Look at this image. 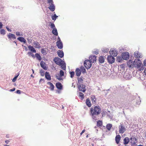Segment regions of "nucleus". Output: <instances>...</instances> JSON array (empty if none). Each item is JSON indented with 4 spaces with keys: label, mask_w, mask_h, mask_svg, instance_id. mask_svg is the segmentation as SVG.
Here are the masks:
<instances>
[{
    "label": "nucleus",
    "mask_w": 146,
    "mask_h": 146,
    "mask_svg": "<svg viewBox=\"0 0 146 146\" xmlns=\"http://www.w3.org/2000/svg\"><path fill=\"white\" fill-rule=\"evenodd\" d=\"M91 115L94 116V115H98L100 114L101 112V109L99 106H95L92 107L90 110Z\"/></svg>",
    "instance_id": "f257e3e1"
},
{
    "label": "nucleus",
    "mask_w": 146,
    "mask_h": 146,
    "mask_svg": "<svg viewBox=\"0 0 146 146\" xmlns=\"http://www.w3.org/2000/svg\"><path fill=\"white\" fill-rule=\"evenodd\" d=\"M91 100L93 103L95 104L96 102V99L94 95H92L91 97Z\"/></svg>",
    "instance_id": "393cba45"
},
{
    "label": "nucleus",
    "mask_w": 146,
    "mask_h": 146,
    "mask_svg": "<svg viewBox=\"0 0 146 146\" xmlns=\"http://www.w3.org/2000/svg\"><path fill=\"white\" fill-rule=\"evenodd\" d=\"M144 65L146 66V60H145L143 61Z\"/></svg>",
    "instance_id": "4d7b16f0"
},
{
    "label": "nucleus",
    "mask_w": 146,
    "mask_h": 146,
    "mask_svg": "<svg viewBox=\"0 0 146 146\" xmlns=\"http://www.w3.org/2000/svg\"><path fill=\"white\" fill-rule=\"evenodd\" d=\"M15 88H14L12 89H10L9 91H11V92H13V91H15Z\"/></svg>",
    "instance_id": "864d4df0"
},
{
    "label": "nucleus",
    "mask_w": 146,
    "mask_h": 146,
    "mask_svg": "<svg viewBox=\"0 0 146 146\" xmlns=\"http://www.w3.org/2000/svg\"><path fill=\"white\" fill-rule=\"evenodd\" d=\"M57 54L58 56L61 58H62L64 56V54L62 51L58 50L57 51Z\"/></svg>",
    "instance_id": "dca6fc26"
},
{
    "label": "nucleus",
    "mask_w": 146,
    "mask_h": 146,
    "mask_svg": "<svg viewBox=\"0 0 146 146\" xmlns=\"http://www.w3.org/2000/svg\"><path fill=\"white\" fill-rule=\"evenodd\" d=\"M19 74L17 75V76H15L12 80V82H15L17 79V77H18V76H19Z\"/></svg>",
    "instance_id": "37998d69"
},
{
    "label": "nucleus",
    "mask_w": 146,
    "mask_h": 146,
    "mask_svg": "<svg viewBox=\"0 0 146 146\" xmlns=\"http://www.w3.org/2000/svg\"><path fill=\"white\" fill-rule=\"evenodd\" d=\"M130 139L131 141V143L133 145H135L137 142V138L134 136H132Z\"/></svg>",
    "instance_id": "f8f14e48"
},
{
    "label": "nucleus",
    "mask_w": 146,
    "mask_h": 146,
    "mask_svg": "<svg viewBox=\"0 0 146 146\" xmlns=\"http://www.w3.org/2000/svg\"><path fill=\"white\" fill-rule=\"evenodd\" d=\"M32 72H33V73H34V70L33 69H32Z\"/></svg>",
    "instance_id": "69168bd1"
},
{
    "label": "nucleus",
    "mask_w": 146,
    "mask_h": 146,
    "mask_svg": "<svg viewBox=\"0 0 146 146\" xmlns=\"http://www.w3.org/2000/svg\"><path fill=\"white\" fill-rule=\"evenodd\" d=\"M94 53L95 54H98V51H96L94 52Z\"/></svg>",
    "instance_id": "052dcab7"
},
{
    "label": "nucleus",
    "mask_w": 146,
    "mask_h": 146,
    "mask_svg": "<svg viewBox=\"0 0 146 146\" xmlns=\"http://www.w3.org/2000/svg\"><path fill=\"white\" fill-rule=\"evenodd\" d=\"M103 51L104 52H108L109 51L108 49L106 48V49H104V50H103Z\"/></svg>",
    "instance_id": "09e8293b"
},
{
    "label": "nucleus",
    "mask_w": 146,
    "mask_h": 146,
    "mask_svg": "<svg viewBox=\"0 0 146 146\" xmlns=\"http://www.w3.org/2000/svg\"><path fill=\"white\" fill-rule=\"evenodd\" d=\"M54 61L56 64L58 65H60L62 62L61 59L58 57H55L54 59Z\"/></svg>",
    "instance_id": "0eeeda50"
},
{
    "label": "nucleus",
    "mask_w": 146,
    "mask_h": 146,
    "mask_svg": "<svg viewBox=\"0 0 146 146\" xmlns=\"http://www.w3.org/2000/svg\"><path fill=\"white\" fill-rule=\"evenodd\" d=\"M144 134L145 135V138H146V131H145L144 133Z\"/></svg>",
    "instance_id": "e2e57ef3"
},
{
    "label": "nucleus",
    "mask_w": 146,
    "mask_h": 146,
    "mask_svg": "<svg viewBox=\"0 0 146 146\" xmlns=\"http://www.w3.org/2000/svg\"><path fill=\"white\" fill-rule=\"evenodd\" d=\"M96 56L95 55H91L89 58V60L91 61V62H94L96 61Z\"/></svg>",
    "instance_id": "4468645a"
},
{
    "label": "nucleus",
    "mask_w": 146,
    "mask_h": 146,
    "mask_svg": "<svg viewBox=\"0 0 146 146\" xmlns=\"http://www.w3.org/2000/svg\"><path fill=\"white\" fill-rule=\"evenodd\" d=\"M41 52L43 54H45L46 53V51L44 48L42 49L41 50Z\"/></svg>",
    "instance_id": "a18cd8bd"
},
{
    "label": "nucleus",
    "mask_w": 146,
    "mask_h": 146,
    "mask_svg": "<svg viewBox=\"0 0 146 146\" xmlns=\"http://www.w3.org/2000/svg\"><path fill=\"white\" fill-rule=\"evenodd\" d=\"M70 77L71 78H73L74 75V71L70 72Z\"/></svg>",
    "instance_id": "a19ab883"
},
{
    "label": "nucleus",
    "mask_w": 146,
    "mask_h": 146,
    "mask_svg": "<svg viewBox=\"0 0 146 146\" xmlns=\"http://www.w3.org/2000/svg\"><path fill=\"white\" fill-rule=\"evenodd\" d=\"M61 77L62 76H58L57 75H56V78L58 80H62V78Z\"/></svg>",
    "instance_id": "c03bdc74"
},
{
    "label": "nucleus",
    "mask_w": 146,
    "mask_h": 146,
    "mask_svg": "<svg viewBox=\"0 0 146 146\" xmlns=\"http://www.w3.org/2000/svg\"><path fill=\"white\" fill-rule=\"evenodd\" d=\"M144 72L145 75H146V68Z\"/></svg>",
    "instance_id": "0e129e2a"
},
{
    "label": "nucleus",
    "mask_w": 146,
    "mask_h": 146,
    "mask_svg": "<svg viewBox=\"0 0 146 146\" xmlns=\"http://www.w3.org/2000/svg\"><path fill=\"white\" fill-rule=\"evenodd\" d=\"M102 117H104L105 116V115L106 114V113L105 112H104L103 111V112H102Z\"/></svg>",
    "instance_id": "de8ad7c7"
},
{
    "label": "nucleus",
    "mask_w": 146,
    "mask_h": 146,
    "mask_svg": "<svg viewBox=\"0 0 146 146\" xmlns=\"http://www.w3.org/2000/svg\"><path fill=\"white\" fill-rule=\"evenodd\" d=\"M84 65L86 69H89L92 66L91 62L89 60H86L84 62Z\"/></svg>",
    "instance_id": "20e7f679"
},
{
    "label": "nucleus",
    "mask_w": 146,
    "mask_h": 146,
    "mask_svg": "<svg viewBox=\"0 0 146 146\" xmlns=\"http://www.w3.org/2000/svg\"><path fill=\"white\" fill-rule=\"evenodd\" d=\"M47 84L49 85L50 86L49 89L51 91H53L54 90V86L53 84L50 82H48L47 83Z\"/></svg>",
    "instance_id": "aec40b11"
},
{
    "label": "nucleus",
    "mask_w": 146,
    "mask_h": 146,
    "mask_svg": "<svg viewBox=\"0 0 146 146\" xmlns=\"http://www.w3.org/2000/svg\"><path fill=\"white\" fill-rule=\"evenodd\" d=\"M85 131V129H84V130H83L82 131V132L81 133H80V135H82V134L83 133H84V132Z\"/></svg>",
    "instance_id": "13d9d810"
},
{
    "label": "nucleus",
    "mask_w": 146,
    "mask_h": 146,
    "mask_svg": "<svg viewBox=\"0 0 146 146\" xmlns=\"http://www.w3.org/2000/svg\"><path fill=\"white\" fill-rule=\"evenodd\" d=\"M122 60V58L120 56H117V61L118 62H120Z\"/></svg>",
    "instance_id": "58836bf2"
},
{
    "label": "nucleus",
    "mask_w": 146,
    "mask_h": 146,
    "mask_svg": "<svg viewBox=\"0 0 146 146\" xmlns=\"http://www.w3.org/2000/svg\"><path fill=\"white\" fill-rule=\"evenodd\" d=\"M7 36L8 38L9 39L12 38L14 39H15L16 38L15 35L13 34L9 33Z\"/></svg>",
    "instance_id": "bb28decb"
},
{
    "label": "nucleus",
    "mask_w": 146,
    "mask_h": 146,
    "mask_svg": "<svg viewBox=\"0 0 146 146\" xmlns=\"http://www.w3.org/2000/svg\"><path fill=\"white\" fill-rule=\"evenodd\" d=\"M129 54L128 52H125L122 53L121 54L122 58L123 59L126 60L129 59Z\"/></svg>",
    "instance_id": "39448f33"
},
{
    "label": "nucleus",
    "mask_w": 146,
    "mask_h": 146,
    "mask_svg": "<svg viewBox=\"0 0 146 146\" xmlns=\"http://www.w3.org/2000/svg\"><path fill=\"white\" fill-rule=\"evenodd\" d=\"M48 3L49 4V6L48 8L52 11H53L55 10V6L53 4L52 0H48Z\"/></svg>",
    "instance_id": "7ed1b4c3"
},
{
    "label": "nucleus",
    "mask_w": 146,
    "mask_h": 146,
    "mask_svg": "<svg viewBox=\"0 0 146 146\" xmlns=\"http://www.w3.org/2000/svg\"><path fill=\"white\" fill-rule=\"evenodd\" d=\"M129 141V139L128 137H126L123 139V144L124 145L127 144Z\"/></svg>",
    "instance_id": "5701e85b"
},
{
    "label": "nucleus",
    "mask_w": 146,
    "mask_h": 146,
    "mask_svg": "<svg viewBox=\"0 0 146 146\" xmlns=\"http://www.w3.org/2000/svg\"><path fill=\"white\" fill-rule=\"evenodd\" d=\"M3 25L0 22V29H1L2 28Z\"/></svg>",
    "instance_id": "6e6d98bb"
},
{
    "label": "nucleus",
    "mask_w": 146,
    "mask_h": 146,
    "mask_svg": "<svg viewBox=\"0 0 146 146\" xmlns=\"http://www.w3.org/2000/svg\"><path fill=\"white\" fill-rule=\"evenodd\" d=\"M56 86L57 88L59 90H61L62 88V84L60 82H58L56 83Z\"/></svg>",
    "instance_id": "6ab92c4d"
},
{
    "label": "nucleus",
    "mask_w": 146,
    "mask_h": 146,
    "mask_svg": "<svg viewBox=\"0 0 146 146\" xmlns=\"http://www.w3.org/2000/svg\"><path fill=\"white\" fill-rule=\"evenodd\" d=\"M60 76H63L64 75V73L63 71L61 70L60 72Z\"/></svg>",
    "instance_id": "79ce46f5"
},
{
    "label": "nucleus",
    "mask_w": 146,
    "mask_h": 146,
    "mask_svg": "<svg viewBox=\"0 0 146 146\" xmlns=\"http://www.w3.org/2000/svg\"><path fill=\"white\" fill-rule=\"evenodd\" d=\"M45 77L48 80H51L50 75L48 72H45Z\"/></svg>",
    "instance_id": "a211bd4d"
},
{
    "label": "nucleus",
    "mask_w": 146,
    "mask_h": 146,
    "mask_svg": "<svg viewBox=\"0 0 146 146\" xmlns=\"http://www.w3.org/2000/svg\"><path fill=\"white\" fill-rule=\"evenodd\" d=\"M119 131L120 133H123L125 131V127L122 124L119 126Z\"/></svg>",
    "instance_id": "1a4fd4ad"
},
{
    "label": "nucleus",
    "mask_w": 146,
    "mask_h": 146,
    "mask_svg": "<svg viewBox=\"0 0 146 146\" xmlns=\"http://www.w3.org/2000/svg\"><path fill=\"white\" fill-rule=\"evenodd\" d=\"M17 39L21 42H23L24 43H25L26 42V40L23 37H18Z\"/></svg>",
    "instance_id": "cd10ccee"
},
{
    "label": "nucleus",
    "mask_w": 146,
    "mask_h": 146,
    "mask_svg": "<svg viewBox=\"0 0 146 146\" xmlns=\"http://www.w3.org/2000/svg\"><path fill=\"white\" fill-rule=\"evenodd\" d=\"M80 69L81 70V72H82L83 73L86 72V70L83 66H81Z\"/></svg>",
    "instance_id": "c9c22d12"
},
{
    "label": "nucleus",
    "mask_w": 146,
    "mask_h": 146,
    "mask_svg": "<svg viewBox=\"0 0 146 146\" xmlns=\"http://www.w3.org/2000/svg\"><path fill=\"white\" fill-rule=\"evenodd\" d=\"M134 55L136 58H140L142 57L141 54L137 51H136L134 52Z\"/></svg>",
    "instance_id": "6e6552de"
},
{
    "label": "nucleus",
    "mask_w": 146,
    "mask_h": 146,
    "mask_svg": "<svg viewBox=\"0 0 146 146\" xmlns=\"http://www.w3.org/2000/svg\"><path fill=\"white\" fill-rule=\"evenodd\" d=\"M78 87L79 91H82L83 92H85L86 91L85 86L83 84H80L78 85Z\"/></svg>",
    "instance_id": "423d86ee"
},
{
    "label": "nucleus",
    "mask_w": 146,
    "mask_h": 146,
    "mask_svg": "<svg viewBox=\"0 0 146 146\" xmlns=\"http://www.w3.org/2000/svg\"><path fill=\"white\" fill-rule=\"evenodd\" d=\"M33 44L35 46V47L36 48H40V44L37 42H33Z\"/></svg>",
    "instance_id": "c756f323"
},
{
    "label": "nucleus",
    "mask_w": 146,
    "mask_h": 146,
    "mask_svg": "<svg viewBox=\"0 0 146 146\" xmlns=\"http://www.w3.org/2000/svg\"><path fill=\"white\" fill-rule=\"evenodd\" d=\"M127 65L129 68H133L134 67V61L129 60L127 62Z\"/></svg>",
    "instance_id": "9d476101"
},
{
    "label": "nucleus",
    "mask_w": 146,
    "mask_h": 146,
    "mask_svg": "<svg viewBox=\"0 0 146 146\" xmlns=\"http://www.w3.org/2000/svg\"><path fill=\"white\" fill-rule=\"evenodd\" d=\"M108 62L111 64L113 63L115 61V58L112 56H108Z\"/></svg>",
    "instance_id": "9b49d317"
},
{
    "label": "nucleus",
    "mask_w": 146,
    "mask_h": 146,
    "mask_svg": "<svg viewBox=\"0 0 146 146\" xmlns=\"http://www.w3.org/2000/svg\"><path fill=\"white\" fill-rule=\"evenodd\" d=\"M104 58L102 56H100L99 58V61L100 63H102L104 62Z\"/></svg>",
    "instance_id": "a878e982"
},
{
    "label": "nucleus",
    "mask_w": 146,
    "mask_h": 146,
    "mask_svg": "<svg viewBox=\"0 0 146 146\" xmlns=\"http://www.w3.org/2000/svg\"><path fill=\"white\" fill-rule=\"evenodd\" d=\"M16 35L17 36H21V35H20V32H16Z\"/></svg>",
    "instance_id": "3c124183"
},
{
    "label": "nucleus",
    "mask_w": 146,
    "mask_h": 146,
    "mask_svg": "<svg viewBox=\"0 0 146 146\" xmlns=\"http://www.w3.org/2000/svg\"><path fill=\"white\" fill-rule=\"evenodd\" d=\"M0 33L1 34L4 35L5 34V31L4 29H1L0 31Z\"/></svg>",
    "instance_id": "4c0bfd02"
},
{
    "label": "nucleus",
    "mask_w": 146,
    "mask_h": 146,
    "mask_svg": "<svg viewBox=\"0 0 146 146\" xmlns=\"http://www.w3.org/2000/svg\"><path fill=\"white\" fill-rule=\"evenodd\" d=\"M50 26L51 27V28H55V26L54 24L53 23H51Z\"/></svg>",
    "instance_id": "49530a36"
},
{
    "label": "nucleus",
    "mask_w": 146,
    "mask_h": 146,
    "mask_svg": "<svg viewBox=\"0 0 146 146\" xmlns=\"http://www.w3.org/2000/svg\"><path fill=\"white\" fill-rule=\"evenodd\" d=\"M110 54L111 55V56L113 55L114 56H116L118 54V52L117 50H111L110 51Z\"/></svg>",
    "instance_id": "ddd939ff"
},
{
    "label": "nucleus",
    "mask_w": 146,
    "mask_h": 146,
    "mask_svg": "<svg viewBox=\"0 0 146 146\" xmlns=\"http://www.w3.org/2000/svg\"><path fill=\"white\" fill-rule=\"evenodd\" d=\"M28 48L33 53H36V50L35 49V48H34V47L31 46L30 45H29V46H28Z\"/></svg>",
    "instance_id": "b1692460"
},
{
    "label": "nucleus",
    "mask_w": 146,
    "mask_h": 146,
    "mask_svg": "<svg viewBox=\"0 0 146 146\" xmlns=\"http://www.w3.org/2000/svg\"><path fill=\"white\" fill-rule=\"evenodd\" d=\"M86 103L88 107H90L91 106V104L90 101V100L88 98L86 99Z\"/></svg>",
    "instance_id": "7c9ffc66"
},
{
    "label": "nucleus",
    "mask_w": 146,
    "mask_h": 146,
    "mask_svg": "<svg viewBox=\"0 0 146 146\" xmlns=\"http://www.w3.org/2000/svg\"><path fill=\"white\" fill-rule=\"evenodd\" d=\"M121 139V137L120 135H117L115 138V140L116 143L118 144L120 140Z\"/></svg>",
    "instance_id": "4be33fe9"
},
{
    "label": "nucleus",
    "mask_w": 146,
    "mask_h": 146,
    "mask_svg": "<svg viewBox=\"0 0 146 146\" xmlns=\"http://www.w3.org/2000/svg\"><path fill=\"white\" fill-rule=\"evenodd\" d=\"M52 32L54 35L57 36L58 35L57 30L56 28H53Z\"/></svg>",
    "instance_id": "2f4dec72"
},
{
    "label": "nucleus",
    "mask_w": 146,
    "mask_h": 146,
    "mask_svg": "<svg viewBox=\"0 0 146 146\" xmlns=\"http://www.w3.org/2000/svg\"><path fill=\"white\" fill-rule=\"evenodd\" d=\"M40 65L45 70H47V68L46 66L45 63L43 62V61H42L40 63Z\"/></svg>",
    "instance_id": "f3484780"
},
{
    "label": "nucleus",
    "mask_w": 146,
    "mask_h": 146,
    "mask_svg": "<svg viewBox=\"0 0 146 146\" xmlns=\"http://www.w3.org/2000/svg\"><path fill=\"white\" fill-rule=\"evenodd\" d=\"M102 125V121L99 120L97 122V126L98 127L101 126Z\"/></svg>",
    "instance_id": "72a5a7b5"
},
{
    "label": "nucleus",
    "mask_w": 146,
    "mask_h": 146,
    "mask_svg": "<svg viewBox=\"0 0 146 146\" xmlns=\"http://www.w3.org/2000/svg\"><path fill=\"white\" fill-rule=\"evenodd\" d=\"M57 17L58 16L56 15V14H54V16L52 17V20L55 21Z\"/></svg>",
    "instance_id": "ea45409f"
},
{
    "label": "nucleus",
    "mask_w": 146,
    "mask_h": 146,
    "mask_svg": "<svg viewBox=\"0 0 146 146\" xmlns=\"http://www.w3.org/2000/svg\"><path fill=\"white\" fill-rule=\"evenodd\" d=\"M77 79L78 81V83L79 84H80L83 83V79L82 77H78Z\"/></svg>",
    "instance_id": "c85d7f7f"
},
{
    "label": "nucleus",
    "mask_w": 146,
    "mask_h": 146,
    "mask_svg": "<svg viewBox=\"0 0 146 146\" xmlns=\"http://www.w3.org/2000/svg\"><path fill=\"white\" fill-rule=\"evenodd\" d=\"M56 46L59 49H62L63 48L62 44L60 40L57 41L56 42Z\"/></svg>",
    "instance_id": "2eb2a0df"
},
{
    "label": "nucleus",
    "mask_w": 146,
    "mask_h": 146,
    "mask_svg": "<svg viewBox=\"0 0 146 146\" xmlns=\"http://www.w3.org/2000/svg\"><path fill=\"white\" fill-rule=\"evenodd\" d=\"M79 97L81 100H83L84 98V94L81 92L79 93Z\"/></svg>",
    "instance_id": "e433bc0d"
},
{
    "label": "nucleus",
    "mask_w": 146,
    "mask_h": 146,
    "mask_svg": "<svg viewBox=\"0 0 146 146\" xmlns=\"http://www.w3.org/2000/svg\"><path fill=\"white\" fill-rule=\"evenodd\" d=\"M9 141V140H6L5 141V143L7 144H8Z\"/></svg>",
    "instance_id": "bf43d9fd"
},
{
    "label": "nucleus",
    "mask_w": 146,
    "mask_h": 146,
    "mask_svg": "<svg viewBox=\"0 0 146 146\" xmlns=\"http://www.w3.org/2000/svg\"><path fill=\"white\" fill-rule=\"evenodd\" d=\"M62 69L63 70H64L66 69V66H61Z\"/></svg>",
    "instance_id": "603ef678"
},
{
    "label": "nucleus",
    "mask_w": 146,
    "mask_h": 146,
    "mask_svg": "<svg viewBox=\"0 0 146 146\" xmlns=\"http://www.w3.org/2000/svg\"><path fill=\"white\" fill-rule=\"evenodd\" d=\"M31 53H31V52H28V54H31Z\"/></svg>",
    "instance_id": "774afa93"
},
{
    "label": "nucleus",
    "mask_w": 146,
    "mask_h": 146,
    "mask_svg": "<svg viewBox=\"0 0 146 146\" xmlns=\"http://www.w3.org/2000/svg\"><path fill=\"white\" fill-rule=\"evenodd\" d=\"M4 146H9V145H4Z\"/></svg>",
    "instance_id": "338daca9"
},
{
    "label": "nucleus",
    "mask_w": 146,
    "mask_h": 146,
    "mask_svg": "<svg viewBox=\"0 0 146 146\" xmlns=\"http://www.w3.org/2000/svg\"><path fill=\"white\" fill-rule=\"evenodd\" d=\"M6 28L8 31L10 32H11V30L9 29V28H8V27H6Z\"/></svg>",
    "instance_id": "5fc2aeb1"
},
{
    "label": "nucleus",
    "mask_w": 146,
    "mask_h": 146,
    "mask_svg": "<svg viewBox=\"0 0 146 146\" xmlns=\"http://www.w3.org/2000/svg\"><path fill=\"white\" fill-rule=\"evenodd\" d=\"M134 67L139 69V71H141L143 70V66H141L142 63L139 59H135L134 61Z\"/></svg>",
    "instance_id": "f03ea898"
},
{
    "label": "nucleus",
    "mask_w": 146,
    "mask_h": 146,
    "mask_svg": "<svg viewBox=\"0 0 146 146\" xmlns=\"http://www.w3.org/2000/svg\"><path fill=\"white\" fill-rule=\"evenodd\" d=\"M21 91L20 90H17L16 91V93L19 94H21Z\"/></svg>",
    "instance_id": "8fccbe9b"
},
{
    "label": "nucleus",
    "mask_w": 146,
    "mask_h": 146,
    "mask_svg": "<svg viewBox=\"0 0 146 146\" xmlns=\"http://www.w3.org/2000/svg\"><path fill=\"white\" fill-rule=\"evenodd\" d=\"M76 75L78 76H80L81 74V70L78 68H77L75 71Z\"/></svg>",
    "instance_id": "412c9836"
},
{
    "label": "nucleus",
    "mask_w": 146,
    "mask_h": 146,
    "mask_svg": "<svg viewBox=\"0 0 146 146\" xmlns=\"http://www.w3.org/2000/svg\"><path fill=\"white\" fill-rule=\"evenodd\" d=\"M112 127V125L110 124H108L106 126L107 129L109 131L110 130L111 128Z\"/></svg>",
    "instance_id": "f704fd0d"
},
{
    "label": "nucleus",
    "mask_w": 146,
    "mask_h": 146,
    "mask_svg": "<svg viewBox=\"0 0 146 146\" xmlns=\"http://www.w3.org/2000/svg\"><path fill=\"white\" fill-rule=\"evenodd\" d=\"M44 80L43 79H40V81H39V82H41L42 81H44Z\"/></svg>",
    "instance_id": "680f3d73"
},
{
    "label": "nucleus",
    "mask_w": 146,
    "mask_h": 146,
    "mask_svg": "<svg viewBox=\"0 0 146 146\" xmlns=\"http://www.w3.org/2000/svg\"><path fill=\"white\" fill-rule=\"evenodd\" d=\"M35 56L39 60V61H40L41 60L42 58L41 57L39 54L38 53H36L35 54Z\"/></svg>",
    "instance_id": "473e14b6"
}]
</instances>
